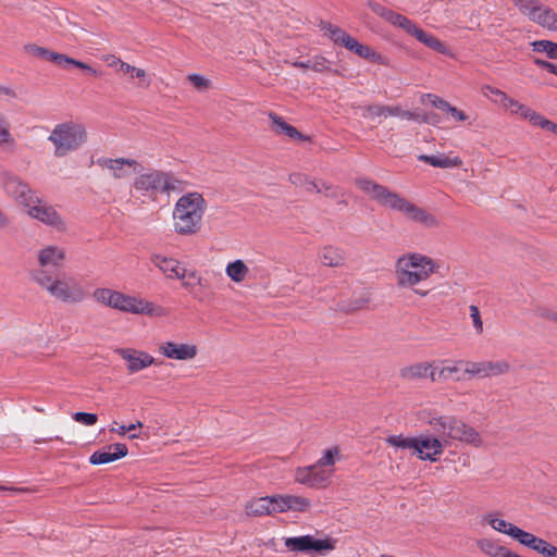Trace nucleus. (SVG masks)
Instances as JSON below:
<instances>
[{
    "instance_id": "1",
    "label": "nucleus",
    "mask_w": 557,
    "mask_h": 557,
    "mask_svg": "<svg viewBox=\"0 0 557 557\" xmlns=\"http://www.w3.org/2000/svg\"><path fill=\"white\" fill-rule=\"evenodd\" d=\"M356 185L381 206L403 213L408 220L430 228L438 226V220L435 215L387 187L366 177L356 180Z\"/></svg>"
},
{
    "instance_id": "2",
    "label": "nucleus",
    "mask_w": 557,
    "mask_h": 557,
    "mask_svg": "<svg viewBox=\"0 0 557 557\" xmlns=\"http://www.w3.org/2000/svg\"><path fill=\"white\" fill-rule=\"evenodd\" d=\"M32 275L41 289L62 304L76 305L87 298L86 288L76 278L65 273L52 275L46 270H35Z\"/></svg>"
},
{
    "instance_id": "3",
    "label": "nucleus",
    "mask_w": 557,
    "mask_h": 557,
    "mask_svg": "<svg viewBox=\"0 0 557 557\" xmlns=\"http://www.w3.org/2000/svg\"><path fill=\"white\" fill-rule=\"evenodd\" d=\"M206 202L199 193L183 195L173 211L174 230L180 235H194L201 226Z\"/></svg>"
},
{
    "instance_id": "4",
    "label": "nucleus",
    "mask_w": 557,
    "mask_h": 557,
    "mask_svg": "<svg viewBox=\"0 0 557 557\" xmlns=\"http://www.w3.org/2000/svg\"><path fill=\"white\" fill-rule=\"evenodd\" d=\"M428 424L441 441L453 440L473 447L482 446L480 433L456 416L430 414Z\"/></svg>"
},
{
    "instance_id": "5",
    "label": "nucleus",
    "mask_w": 557,
    "mask_h": 557,
    "mask_svg": "<svg viewBox=\"0 0 557 557\" xmlns=\"http://www.w3.org/2000/svg\"><path fill=\"white\" fill-rule=\"evenodd\" d=\"M437 269L436 263L428 256L409 253L396 261L395 274L399 287H413L428 280Z\"/></svg>"
},
{
    "instance_id": "6",
    "label": "nucleus",
    "mask_w": 557,
    "mask_h": 557,
    "mask_svg": "<svg viewBox=\"0 0 557 557\" xmlns=\"http://www.w3.org/2000/svg\"><path fill=\"white\" fill-rule=\"evenodd\" d=\"M132 187L143 196L154 200L158 195H170L172 191H181L183 182L171 172L149 169L137 173Z\"/></svg>"
},
{
    "instance_id": "7",
    "label": "nucleus",
    "mask_w": 557,
    "mask_h": 557,
    "mask_svg": "<svg viewBox=\"0 0 557 557\" xmlns=\"http://www.w3.org/2000/svg\"><path fill=\"white\" fill-rule=\"evenodd\" d=\"M92 298L100 305L123 312L149 315L157 313L153 304L107 287L96 288L92 292Z\"/></svg>"
},
{
    "instance_id": "8",
    "label": "nucleus",
    "mask_w": 557,
    "mask_h": 557,
    "mask_svg": "<svg viewBox=\"0 0 557 557\" xmlns=\"http://www.w3.org/2000/svg\"><path fill=\"white\" fill-rule=\"evenodd\" d=\"M48 140L53 145V154L58 158L79 149L87 140L84 125L75 122H64L54 126Z\"/></svg>"
},
{
    "instance_id": "9",
    "label": "nucleus",
    "mask_w": 557,
    "mask_h": 557,
    "mask_svg": "<svg viewBox=\"0 0 557 557\" xmlns=\"http://www.w3.org/2000/svg\"><path fill=\"white\" fill-rule=\"evenodd\" d=\"M2 187L5 194L14 199V201L22 206L25 210L34 202L38 201V196L29 185L22 181L18 176L12 174H3Z\"/></svg>"
},
{
    "instance_id": "10",
    "label": "nucleus",
    "mask_w": 557,
    "mask_h": 557,
    "mask_svg": "<svg viewBox=\"0 0 557 557\" xmlns=\"http://www.w3.org/2000/svg\"><path fill=\"white\" fill-rule=\"evenodd\" d=\"M336 540L333 537H325L323 540L314 539L312 535H302L296 537H287L285 540V546L290 552L301 553H319L331 552L335 549Z\"/></svg>"
},
{
    "instance_id": "11",
    "label": "nucleus",
    "mask_w": 557,
    "mask_h": 557,
    "mask_svg": "<svg viewBox=\"0 0 557 557\" xmlns=\"http://www.w3.org/2000/svg\"><path fill=\"white\" fill-rule=\"evenodd\" d=\"M25 212L32 219L38 220L57 231H64L66 228L65 222L59 212L52 206L44 202L39 197L38 201L32 203Z\"/></svg>"
},
{
    "instance_id": "12",
    "label": "nucleus",
    "mask_w": 557,
    "mask_h": 557,
    "mask_svg": "<svg viewBox=\"0 0 557 557\" xmlns=\"http://www.w3.org/2000/svg\"><path fill=\"white\" fill-rule=\"evenodd\" d=\"M97 164L102 169H107L111 172L114 178L121 180L131 176L132 174L140 173L144 168L135 159L127 158H100L97 160Z\"/></svg>"
},
{
    "instance_id": "13",
    "label": "nucleus",
    "mask_w": 557,
    "mask_h": 557,
    "mask_svg": "<svg viewBox=\"0 0 557 557\" xmlns=\"http://www.w3.org/2000/svg\"><path fill=\"white\" fill-rule=\"evenodd\" d=\"M332 476V470H325L317 462L309 467L298 468L295 480L298 483L310 487H322L327 484Z\"/></svg>"
},
{
    "instance_id": "14",
    "label": "nucleus",
    "mask_w": 557,
    "mask_h": 557,
    "mask_svg": "<svg viewBox=\"0 0 557 557\" xmlns=\"http://www.w3.org/2000/svg\"><path fill=\"white\" fill-rule=\"evenodd\" d=\"M444 445L437 436L420 435L416 437L414 454L420 460L437 461Z\"/></svg>"
},
{
    "instance_id": "15",
    "label": "nucleus",
    "mask_w": 557,
    "mask_h": 557,
    "mask_svg": "<svg viewBox=\"0 0 557 557\" xmlns=\"http://www.w3.org/2000/svg\"><path fill=\"white\" fill-rule=\"evenodd\" d=\"M115 352L127 362V371L129 373L139 372L157 363L156 359L144 350L119 348Z\"/></svg>"
},
{
    "instance_id": "16",
    "label": "nucleus",
    "mask_w": 557,
    "mask_h": 557,
    "mask_svg": "<svg viewBox=\"0 0 557 557\" xmlns=\"http://www.w3.org/2000/svg\"><path fill=\"white\" fill-rule=\"evenodd\" d=\"M158 351L165 358L187 361L198 354V347L194 344L164 342L158 346Z\"/></svg>"
},
{
    "instance_id": "17",
    "label": "nucleus",
    "mask_w": 557,
    "mask_h": 557,
    "mask_svg": "<svg viewBox=\"0 0 557 557\" xmlns=\"http://www.w3.org/2000/svg\"><path fill=\"white\" fill-rule=\"evenodd\" d=\"M65 259L66 250L55 245H48L37 252L39 270L47 271L48 268L60 269L63 267Z\"/></svg>"
},
{
    "instance_id": "18",
    "label": "nucleus",
    "mask_w": 557,
    "mask_h": 557,
    "mask_svg": "<svg viewBox=\"0 0 557 557\" xmlns=\"http://www.w3.org/2000/svg\"><path fill=\"white\" fill-rule=\"evenodd\" d=\"M367 4L373 13L382 17L387 23L404 29L406 33L410 32V27L414 22L409 20L407 16L397 13L373 0L368 1Z\"/></svg>"
},
{
    "instance_id": "19",
    "label": "nucleus",
    "mask_w": 557,
    "mask_h": 557,
    "mask_svg": "<svg viewBox=\"0 0 557 557\" xmlns=\"http://www.w3.org/2000/svg\"><path fill=\"white\" fill-rule=\"evenodd\" d=\"M510 536L517 540L520 544L536 550L537 553L542 554L543 556L547 557L550 553L554 545L546 542L543 539H540L532 533H529L520 528H511L509 529Z\"/></svg>"
},
{
    "instance_id": "20",
    "label": "nucleus",
    "mask_w": 557,
    "mask_h": 557,
    "mask_svg": "<svg viewBox=\"0 0 557 557\" xmlns=\"http://www.w3.org/2000/svg\"><path fill=\"white\" fill-rule=\"evenodd\" d=\"M343 47L366 60L372 61L381 65H389L388 59L385 55L377 53L375 50H373L371 47L367 45L360 44L352 36L346 37L345 45Z\"/></svg>"
},
{
    "instance_id": "21",
    "label": "nucleus",
    "mask_w": 557,
    "mask_h": 557,
    "mask_svg": "<svg viewBox=\"0 0 557 557\" xmlns=\"http://www.w3.org/2000/svg\"><path fill=\"white\" fill-rule=\"evenodd\" d=\"M462 360H456L451 364H443L441 368L434 364V369L430 372L431 382H445L448 380H454L456 382L465 380V376L460 375V372H463V366L461 364Z\"/></svg>"
},
{
    "instance_id": "22",
    "label": "nucleus",
    "mask_w": 557,
    "mask_h": 557,
    "mask_svg": "<svg viewBox=\"0 0 557 557\" xmlns=\"http://www.w3.org/2000/svg\"><path fill=\"white\" fill-rule=\"evenodd\" d=\"M276 502H278V496L253 498L246 503V515L260 517L278 512Z\"/></svg>"
},
{
    "instance_id": "23",
    "label": "nucleus",
    "mask_w": 557,
    "mask_h": 557,
    "mask_svg": "<svg viewBox=\"0 0 557 557\" xmlns=\"http://www.w3.org/2000/svg\"><path fill=\"white\" fill-rule=\"evenodd\" d=\"M151 262L169 278L184 280L186 277V269L182 268L181 263L173 258L153 255Z\"/></svg>"
},
{
    "instance_id": "24",
    "label": "nucleus",
    "mask_w": 557,
    "mask_h": 557,
    "mask_svg": "<svg viewBox=\"0 0 557 557\" xmlns=\"http://www.w3.org/2000/svg\"><path fill=\"white\" fill-rule=\"evenodd\" d=\"M128 449L125 444L115 443L108 446V450H97L95 451L89 461L92 465H106L109 462H113L120 458H123L127 455Z\"/></svg>"
},
{
    "instance_id": "25",
    "label": "nucleus",
    "mask_w": 557,
    "mask_h": 557,
    "mask_svg": "<svg viewBox=\"0 0 557 557\" xmlns=\"http://www.w3.org/2000/svg\"><path fill=\"white\" fill-rule=\"evenodd\" d=\"M435 362H417L399 370V377L404 381L423 380L430 377V372L434 369Z\"/></svg>"
},
{
    "instance_id": "26",
    "label": "nucleus",
    "mask_w": 557,
    "mask_h": 557,
    "mask_svg": "<svg viewBox=\"0 0 557 557\" xmlns=\"http://www.w3.org/2000/svg\"><path fill=\"white\" fill-rule=\"evenodd\" d=\"M102 60L107 63L109 67L114 69L116 72L127 74L132 78L145 79L147 77V73L144 69L135 67L122 61L114 54H106L102 57Z\"/></svg>"
},
{
    "instance_id": "27",
    "label": "nucleus",
    "mask_w": 557,
    "mask_h": 557,
    "mask_svg": "<svg viewBox=\"0 0 557 557\" xmlns=\"http://www.w3.org/2000/svg\"><path fill=\"white\" fill-rule=\"evenodd\" d=\"M319 259L325 267L338 268L345 264L346 252L343 248L327 245L320 249Z\"/></svg>"
},
{
    "instance_id": "28",
    "label": "nucleus",
    "mask_w": 557,
    "mask_h": 557,
    "mask_svg": "<svg viewBox=\"0 0 557 557\" xmlns=\"http://www.w3.org/2000/svg\"><path fill=\"white\" fill-rule=\"evenodd\" d=\"M269 117L273 123V131L276 134H284L289 138L298 139L301 141L310 140L309 136L301 134L295 126L285 122L284 119L276 113L270 112Z\"/></svg>"
},
{
    "instance_id": "29",
    "label": "nucleus",
    "mask_w": 557,
    "mask_h": 557,
    "mask_svg": "<svg viewBox=\"0 0 557 557\" xmlns=\"http://www.w3.org/2000/svg\"><path fill=\"white\" fill-rule=\"evenodd\" d=\"M407 34L413 36L418 41H420L421 44L436 52H446V47L437 37L424 32L416 23L412 24V26L410 27V32H408Z\"/></svg>"
},
{
    "instance_id": "30",
    "label": "nucleus",
    "mask_w": 557,
    "mask_h": 557,
    "mask_svg": "<svg viewBox=\"0 0 557 557\" xmlns=\"http://www.w3.org/2000/svg\"><path fill=\"white\" fill-rule=\"evenodd\" d=\"M531 21L549 30H557V14L548 7L539 3L537 9L530 13Z\"/></svg>"
},
{
    "instance_id": "31",
    "label": "nucleus",
    "mask_w": 557,
    "mask_h": 557,
    "mask_svg": "<svg viewBox=\"0 0 557 557\" xmlns=\"http://www.w3.org/2000/svg\"><path fill=\"white\" fill-rule=\"evenodd\" d=\"M276 506L278 508V512H284L286 510L306 511L310 507V500L301 496L278 495Z\"/></svg>"
},
{
    "instance_id": "32",
    "label": "nucleus",
    "mask_w": 557,
    "mask_h": 557,
    "mask_svg": "<svg viewBox=\"0 0 557 557\" xmlns=\"http://www.w3.org/2000/svg\"><path fill=\"white\" fill-rule=\"evenodd\" d=\"M420 161H423L432 166L447 169L460 166L462 164V160L459 157L450 158L447 156H428L421 154L418 157Z\"/></svg>"
},
{
    "instance_id": "33",
    "label": "nucleus",
    "mask_w": 557,
    "mask_h": 557,
    "mask_svg": "<svg viewBox=\"0 0 557 557\" xmlns=\"http://www.w3.org/2000/svg\"><path fill=\"white\" fill-rule=\"evenodd\" d=\"M52 62L60 66H63V67H66L67 65H73V66L82 69L95 76L100 75L99 72L97 70L92 69L90 65H88L82 61L75 60L71 57H67L65 54H62V53L54 52L53 57H52Z\"/></svg>"
},
{
    "instance_id": "34",
    "label": "nucleus",
    "mask_w": 557,
    "mask_h": 557,
    "mask_svg": "<svg viewBox=\"0 0 557 557\" xmlns=\"http://www.w3.org/2000/svg\"><path fill=\"white\" fill-rule=\"evenodd\" d=\"M321 30L324 32L325 36H327L334 44L344 46L346 37H350L349 34H347L345 30H343L341 27L333 25L329 22L322 21L320 23Z\"/></svg>"
},
{
    "instance_id": "35",
    "label": "nucleus",
    "mask_w": 557,
    "mask_h": 557,
    "mask_svg": "<svg viewBox=\"0 0 557 557\" xmlns=\"http://www.w3.org/2000/svg\"><path fill=\"white\" fill-rule=\"evenodd\" d=\"M308 191L315 190L319 194H323L324 196L329 198H337L339 196H343V193L337 186H333L332 184H329L323 181H309L307 186Z\"/></svg>"
},
{
    "instance_id": "36",
    "label": "nucleus",
    "mask_w": 557,
    "mask_h": 557,
    "mask_svg": "<svg viewBox=\"0 0 557 557\" xmlns=\"http://www.w3.org/2000/svg\"><path fill=\"white\" fill-rule=\"evenodd\" d=\"M366 113L363 116H369L371 119L380 117V116H393L394 106H385V104H370L364 107Z\"/></svg>"
},
{
    "instance_id": "37",
    "label": "nucleus",
    "mask_w": 557,
    "mask_h": 557,
    "mask_svg": "<svg viewBox=\"0 0 557 557\" xmlns=\"http://www.w3.org/2000/svg\"><path fill=\"white\" fill-rule=\"evenodd\" d=\"M186 81L199 92H206L212 89V82L206 76L197 73L188 74Z\"/></svg>"
},
{
    "instance_id": "38",
    "label": "nucleus",
    "mask_w": 557,
    "mask_h": 557,
    "mask_svg": "<svg viewBox=\"0 0 557 557\" xmlns=\"http://www.w3.org/2000/svg\"><path fill=\"white\" fill-rule=\"evenodd\" d=\"M461 364L463 366V374H468L469 376H476L480 379L486 377L485 361L474 362L462 360Z\"/></svg>"
},
{
    "instance_id": "39",
    "label": "nucleus",
    "mask_w": 557,
    "mask_h": 557,
    "mask_svg": "<svg viewBox=\"0 0 557 557\" xmlns=\"http://www.w3.org/2000/svg\"><path fill=\"white\" fill-rule=\"evenodd\" d=\"M476 545L484 554L491 557H500L505 549V546H500L488 539L479 540Z\"/></svg>"
},
{
    "instance_id": "40",
    "label": "nucleus",
    "mask_w": 557,
    "mask_h": 557,
    "mask_svg": "<svg viewBox=\"0 0 557 557\" xmlns=\"http://www.w3.org/2000/svg\"><path fill=\"white\" fill-rule=\"evenodd\" d=\"M510 364L505 360L485 361L486 377L498 376L508 373Z\"/></svg>"
},
{
    "instance_id": "41",
    "label": "nucleus",
    "mask_w": 557,
    "mask_h": 557,
    "mask_svg": "<svg viewBox=\"0 0 557 557\" xmlns=\"http://www.w3.org/2000/svg\"><path fill=\"white\" fill-rule=\"evenodd\" d=\"M15 140L10 132V123L0 114V147H13Z\"/></svg>"
},
{
    "instance_id": "42",
    "label": "nucleus",
    "mask_w": 557,
    "mask_h": 557,
    "mask_svg": "<svg viewBox=\"0 0 557 557\" xmlns=\"http://www.w3.org/2000/svg\"><path fill=\"white\" fill-rule=\"evenodd\" d=\"M534 51L545 52L548 58L557 59V44L550 40H535L531 44Z\"/></svg>"
},
{
    "instance_id": "43",
    "label": "nucleus",
    "mask_w": 557,
    "mask_h": 557,
    "mask_svg": "<svg viewBox=\"0 0 557 557\" xmlns=\"http://www.w3.org/2000/svg\"><path fill=\"white\" fill-rule=\"evenodd\" d=\"M23 49L27 54L52 62L54 51H51L36 44H27L23 47Z\"/></svg>"
},
{
    "instance_id": "44",
    "label": "nucleus",
    "mask_w": 557,
    "mask_h": 557,
    "mask_svg": "<svg viewBox=\"0 0 557 557\" xmlns=\"http://www.w3.org/2000/svg\"><path fill=\"white\" fill-rule=\"evenodd\" d=\"M226 275L234 282L244 281V261L236 260L227 264L225 269Z\"/></svg>"
},
{
    "instance_id": "45",
    "label": "nucleus",
    "mask_w": 557,
    "mask_h": 557,
    "mask_svg": "<svg viewBox=\"0 0 557 557\" xmlns=\"http://www.w3.org/2000/svg\"><path fill=\"white\" fill-rule=\"evenodd\" d=\"M386 443L397 448H412L416 447V437H404L403 435H391L386 438Z\"/></svg>"
},
{
    "instance_id": "46",
    "label": "nucleus",
    "mask_w": 557,
    "mask_h": 557,
    "mask_svg": "<svg viewBox=\"0 0 557 557\" xmlns=\"http://www.w3.org/2000/svg\"><path fill=\"white\" fill-rule=\"evenodd\" d=\"M525 120H529L533 125L540 126L541 128L545 129L546 124H548L549 120H547L542 114L535 112L531 108H529L527 111H524V115L522 116Z\"/></svg>"
},
{
    "instance_id": "47",
    "label": "nucleus",
    "mask_w": 557,
    "mask_h": 557,
    "mask_svg": "<svg viewBox=\"0 0 557 557\" xmlns=\"http://www.w3.org/2000/svg\"><path fill=\"white\" fill-rule=\"evenodd\" d=\"M512 3L519 9V11L530 17V13H533L537 9L539 0H511Z\"/></svg>"
},
{
    "instance_id": "48",
    "label": "nucleus",
    "mask_w": 557,
    "mask_h": 557,
    "mask_svg": "<svg viewBox=\"0 0 557 557\" xmlns=\"http://www.w3.org/2000/svg\"><path fill=\"white\" fill-rule=\"evenodd\" d=\"M339 455L338 447H333L327 449L324 455L317 461L322 468L326 466H333L335 463V458Z\"/></svg>"
},
{
    "instance_id": "49",
    "label": "nucleus",
    "mask_w": 557,
    "mask_h": 557,
    "mask_svg": "<svg viewBox=\"0 0 557 557\" xmlns=\"http://www.w3.org/2000/svg\"><path fill=\"white\" fill-rule=\"evenodd\" d=\"M488 523L491 524V527H492L494 530H496V531H498V532H502V533H504V534H507V535H509V536H510V533H509L510 531H509V529H511V528H518L517 525H513V524H511V523H509V522L505 521L504 519H498V518H491V519L488 520Z\"/></svg>"
},
{
    "instance_id": "50",
    "label": "nucleus",
    "mask_w": 557,
    "mask_h": 557,
    "mask_svg": "<svg viewBox=\"0 0 557 557\" xmlns=\"http://www.w3.org/2000/svg\"><path fill=\"white\" fill-rule=\"evenodd\" d=\"M310 69L314 72L323 73L329 71L330 69V61L322 55H315L312 59H310Z\"/></svg>"
},
{
    "instance_id": "51",
    "label": "nucleus",
    "mask_w": 557,
    "mask_h": 557,
    "mask_svg": "<svg viewBox=\"0 0 557 557\" xmlns=\"http://www.w3.org/2000/svg\"><path fill=\"white\" fill-rule=\"evenodd\" d=\"M73 419L76 422L85 424V425H94L98 421V417L96 413H89V412H83V411L75 412L73 414Z\"/></svg>"
},
{
    "instance_id": "52",
    "label": "nucleus",
    "mask_w": 557,
    "mask_h": 557,
    "mask_svg": "<svg viewBox=\"0 0 557 557\" xmlns=\"http://www.w3.org/2000/svg\"><path fill=\"white\" fill-rule=\"evenodd\" d=\"M195 285H202V278L196 271L186 270V277L183 280V286L185 288H193Z\"/></svg>"
},
{
    "instance_id": "53",
    "label": "nucleus",
    "mask_w": 557,
    "mask_h": 557,
    "mask_svg": "<svg viewBox=\"0 0 557 557\" xmlns=\"http://www.w3.org/2000/svg\"><path fill=\"white\" fill-rule=\"evenodd\" d=\"M483 94L485 96L492 94L496 96L495 102H499L500 104H507L506 100H508V96L498 88L486 85L483 87Z\"/></svg>"
},
{
    "instance_id": "54",
    "label": "nucleus",
    "mask_w": 557,
    "mask_h": 557,
    "mask_svg": "<svg viewBox=\"0 0 557 557\" xmlns=\"http://www.w3.org/2000/svg\"><path fill=\"white\" fill-rule=\"evenodd\" d=\"M507 104H502L503 107L507 108V109H510L511 113H515V114H520L521 116L524 115V111H527L529 109V107L520 103L519 101L512 99V98H509L508 97V100H506Z\"/></svg>"
},
{
    "instance_id": "55",
    "label": "nucleus",
    "mask_w": 557,
    "mask_h": 557,
    "mask_svg": "<svg viewBox=\"0 0 557 557\" xmlns=\"http://www.w3.org/2000/svg\"><path fill=\"white\" fill-rule=\"evenodd\" d=\"M394 111H395V113H393V116H399V117L406 119V120H413V121H418L420 123L421 114H419V113L403 110L401 107H399V106H394Z\"/></svg>"
},
{
    "instance_id": "56",
    "label": "nucleus",
    "mask_w": 557,
    "mask_h": 557,
    "mask_svg": "<svg viewBox=\"0 0 557 557\" xmlns=\"http://www.w3.org/2000/svg\"><path fill=\"white\" fill-rule=\"evenodd\" d=\"M369 298L367 297H358L352 299L347 308H343V310H346L347 312H354L360 309H363L368 306Z\"/></svg>"
},
{
    "instance_id": "57",
    "label": "nucleus",
    "mask_w": 557,
    "mask_h": 557,
    "mask_svg": "<svg viewBox=\"0 0 557 557\" xmlns=\"http://www.w3.org/2000/svg\"><path fill=\"white\" fill-rule=\"evenodd\" d=\"M470 317L473 321V325L479 334L483 332V323L481 320L479 308L474 305L470 306Z\"/></svg>"
},
{
    "instance_id": "58",
    "label": "nucleus",
    "mask_w": 557,
    "mask_h": 557,
    "mask_svg": "<svg viewBox=\"0 0 557 557\" xmlns=\"http://www.w3.org/2000/svg\"><path fill=\"white\" fill-rule=\"evenodd\" d=\"M428 97L431 98V103L436 109L445 112H447V110L449 109L450 103L448 101L434 95H428Z\"/></svg>"
},
{
    "instance_id": "59",
    "label": "nucleus",
    "mask_w": 557,
    "mask_h": 557,
    "mask_svg": "<svg viewBox=\"0 0 557 557\" xmlns=\"http://www.w3.org/2000/svg\"><path fill=\"white\" fill-rule=\"evenodd\" d=\"M534 63H535L537 66H540V67H542V69H545V70H547L549 73L555 74V75L557 76V65H556V64L550 63V62H548V61H546V60H542V59H535V60H534Z\"/></svg>"
},
{
    "instance_id": "60",
    "label": "nucleus",
    "mask_w": 557,
    "mask_h": 557,
    "mask_svg": "<svg viewBox=\"0 0 557 557\" xmlns=\"http://www.w3.org/2000/svg\"><path fill=\"white\" fill-rule=\"evenodd\" d=\"M448 113L451 114L453 117H455L457 121H466L468 119L467 114L457 109L456 107L449 106V109L447 110Z\"/></svg>"
},
{
    "instance_id": "61",
    "label": "nucleus",
    "mask_w": 557,
    "mask_h": 557,
    "mask_svg": "<svg viewBox=\"0 0 557 557\" xmlns=\"http://www.w3.org/2000/svg\"><path fill=\"white\" fill-rule=\"evenodd\" d=\"M440 122V116L436 113L421 114L420 123H428L435 125Z\"/></svg>"
},
{
    "instance_id": "62",
    "label": "nucleus",
    "mask_w": 557,
    "mask_h": 557,
    "mask_svg": "<svg viewBox=\"0 0 557 557\" xmlns=\"http://www.w3.org/2000/svg\"><path fill=\"white\" fill-rule=\"evenodd\" d=\"M10 225H11V220H10V218L7 215V213H4V212L2 211V209H0V230H5V228H8Z\"/></svg>"
},
{
    "instance_id": "63",
    "label": "nucleus",
    "mask_w": 557,
    "mask_h": 557,
    "mask_svg": "<svg viewBox=\"0 0 557 557\" xmlns=\"http://www.w3.org/2000/svg\"><path fill=\"white\" fill-rule=\"evenodd\" d=\"M289 181L295 184V185H298V184H302L304 182H306L308 184V180L306 177H304L301 174H292L289 175Z\"/></svg>"
},
{
    "instance_id": "64",
    "label": "nucleus",
    "mask_w": 557,
    "mask_h": 557,
    "mask_svg": "<svg viewBox=\"0 0 557 557\" xmlns=\"http://www.w3.org/2000/svg\"><path fill=\"white\" fill-rule=\"evenodd\" d=\"M0 96H7V97H10V98H15L16 94H15V91L13 89H11L9 87L0 86Z\"/></svg>"
}]
</instances>
